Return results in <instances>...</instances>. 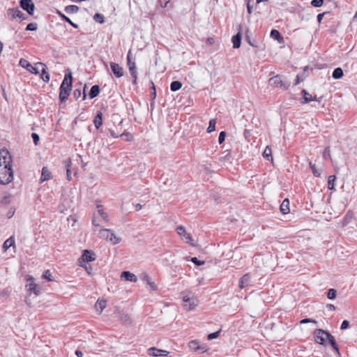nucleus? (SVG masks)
I'll use <instances>...</instances> for the list:
<instances>
[{
  "mask_svg": "<svg viewBox=\"0 0 357 357\" xmlns=\"http://www.w3.org/2000/svg\"><path fill=\"white\" fill-rule=\"evenodd\" d=\"M73 77L71 73H66L60 86L59 100L63 102L68 99L72 90Z\"/></svg>",
  "mask_w": 357,
  "mask_h": 357,
  "instance_id": "f257e3e1",
  "label": "nucleus"
},
{
  "mask_svg": "<svg viewBox=\"0 0 357 357\" xmlns=\"http://www.w3.org/2000/svg\"><path fill=\"white\" fill-rule=\"evenodd\" d=\"M96 208L93 215L92 224L95 227H101L109 222V216L101 204H97Z\"/></svg>",
  "mask_w": 357,
  "mask_h": 357,
  "instance_id": "f03ea898",
  "label": "nucleus"
},
{
  "mask_svg": "<svg viewBox=\"0 0 357 357\" xmlns=\"http://www.w3.org/2000/svg\"><path fill=\"white\" fill-rule=\"evenodd\" d=\"M98 236L100 238L111 242L113 245L119 243L121 241L120 237L116 236L111 229H101L99 231Z\"/></svg>",
  "mask_w": 357,
  "mask_h": 357,
  "instance_id": "7ed1b4c3",
  "label": "nucleus"
},
{
  "mask_svg": "<svg viewBox=\"0 0 357 357\" xmlns=\"http://www.w3.org/2000/svg\"><path fill=\"white\" fill-rule=\"evenodd\" d=\"M13 179V172L10 167H0V183L7 184Z\"/></svg>",
  "mask_w": 357,
  "mask_h": 357,
  "instance_id": "20e7f679",
  "label": "nucleus"
},
{
  "mask_svg": "<svg viewBox=\"0 0 357 357\" xmlns=\"http://www.w3.org/2000/svg\"><path fill=\"white\" fill-rule=\"evenodd\" d=\"M268 83L271 86L275 88H280L283 90L288 89L290 86V84L284 82L281 76L279 75L271 77L268 80Z\"/></svg>",
  "mask_w": 357,
  "mask_h": 357,
  "instance_id": "39448f33",
  "label": "nucleus"
},
{
  "mask_svg": "<svg viewBox=\"0 0 357 357\" xmlns=\"http://www.w3.org/2000/svg\"><path fill=\"white\" fill-rule=\"evenodd\" d=\"M12 158L7 149L0 151V167H10Z\"/></svg>",
  "mask_w": 357,
  "mask_h": 357,
  "instance_id": "423d86ee",
  "label": "nucleus"
},
{
  "mask_svg": "<svg viewBox=\"0 0 357 357\" xmlns=\"http://www.w3.org/2000/svg\"><path fill=\"white\" fill-rule=\"evenodd\" d=\"M176 231L178 234L181 237V238L186 243L190 244L192 246H196L194 243V241L192 239L190 234L188 233L185 231V229L183 226H178L176 227Z\"/></svg>",
  "mask_w": 357,
  "mask_h": 357,
  "instance_id": "0eeeda50",
  "label": "nucleus"
},
{
  "mask_svg": "<svg viewBox=\"0 0 357 357\" xmlns=\"http://www.w3.org/2000/svg\"><path fill=\"white\" fill-rule=\"evenodd\" d=\"M330 333L323 329H316L314 331V340L317 343L324 345L326 343V339H328Z\"/></svg>",
  "mask_w": 357,
  "mask_h": 357,
  "instance_id": "6e6552de",
  "label": "nucleus"
},
{
  "mask_svg": "<svg viewBox=\"0 0 357 357\" xmlns=\"http://www.w3.org/2000/svg\"><path fill=\"white\" fill-rule=\"evenodd\" d=\"M19 63L22 68H26L30 73L35 75L40 74L39 65H37V63L33 66L27 60L21 59Z\"/></svg>",
  "mask_w": 357,
  "mask_h": 357,
  "instance_id": "1a4fd4ad",
  "label": "nucleus"
},
{
  "mask_svg": "<svg viewBox=\"0 0 357 357\" xmlns=\"http://www.w3.org/2000/svg\"><path fill=\"white\" fill-rule=\"evenodd\" d=\"M27 281L29 283L26 285L27 289V291L29 294L32 293L35 294V296H38L40 294V288L38 286L33 282V278L31 276H29L27 278Z\"/></svg>",
  "mask_w": 357,
  "mask_h": 357,
  "instance_id": "9d476101",
  "label": "nucleus"
},
{
  "mask_svg": "<svg viewBox=\"0 0 357 357\" xmlns=\"http://www.w3.org/2000/svg\"><path fill=\"white\" fill-rule=\"evenodd\" d=\"M131 54V50H130L128 56H127V63L129 68V70L130 72V75L133 79L132 83L134 84H137V72L136 70V66L135 62H130V56Z\"/></svg>",
  "mask_w": 357,
  "mask_h": 357,
  "instance_id": "9b49d317",
  "label": "nucleus"
},
{
  "mask_svg": "<svg viewBox=\"0 0 357 357\" xmlns=\"http://www.w3.org/2000/svg\"><path fill=\"white\" fill-rule=\"evenodd\" d=\"M20 5L23 10L28 13L29 15H33L35 10V5L32 0H20Z\"/></svg>",
  "mask_w": 357,
  "mask_h": 357,
  "instance_id": "f8f14e48",
  "label": "nucleus"
},
{
  "mask_svg": "<svg viewBox=\"0 0 357 357\" xmlns=\"http://www.w3.org/2000/svg\"><path fill=\"white\" fill-rule=\"evenodd\" d=\"M8 14L13 18L18 17L22 20L26 19L25 15L18 8L9 9Z\"/></svg>",
  "mask_w": 357,
  "mask_h": 357,
  "instance_id": "ddd939ff",
  "label": "nucleus"
},
{
  "mask_svg": "<svg viewBox=\"0 0 357 357\" xmlns=\"http://www.w3.org/2000/svg\"><path fill=\"white\" fill-rule=\"evenodd\" d=\"M37 65H39L40 72L41 71V79L45 82H48L50 81V75L46 70V66L45 63L42 62H38Z\"/></svg>",
  "mask_w": 357,
  "mask_h": 357,
  "instance_id": "4468645a",
  "label": "nucleus"
},
{
  "mask_svg": "<svg viewBox=\"0 0 357 357\" xmlns=\"http://www.w3.org/2000/svg\"><path fill=\"white\" fill-rule=\"evenodd\" d=\"M84 261L89 262L96 260V254L91 250H85L82 255Z\"/></svg>",
  "mask_w": 357,
  "mask_h": 357,
  "instance_id": "2eb2a0df",
  "label": "nucleus"
},
{
  "mask_svg": "<svg viewBox=\"0 0 357 357\" xmlns=\"http://www.w3.org/2000/svg\"><path fill=\"white\" fill-rule=\"evenodd\" d=\"M302 93H303V101L301 102L302 104L308 103L312 100L318 101V102L321 101V97H320L319 98H317L316 96L312 97V95L310 94L309 93H307L306 91V90H305V89H303L302 91Z\"/></svg>",
  "mask_w": 357,
  "mask_h": 357,
  "instance_id": "dca6fc26",
  "label": "nucleus"
},
{
  "mask_svg": "<svg viewBox=\"0 0 357 357\" xmlns=\"http://www.w3.org/2000/svg\"><path fill=\"white\" fill-rule=\"evenodd\" d=\"M111 69L116 77H121L123 75V69L119 64L112 62Z\"/></svg>",
  "mask_w": 357,
  "mask_h": 357,
  "instance_id": "f3484780",
  "label": "nucleus"
},
{
  "mask_svg": "<svg viewBox=\"0 0 357 357\" xmlns=\"http://www.w3.org/2000/svg\"><path fill=\"white\" fill-rule=\"evenodd\" d=\"M198 304V299L194 297L188 303H183V307L185 310L189 311L193 310Z\"/></svg>",
  "mask_w": 357,
  "mask_h": 357,
  "instance_id": "a211bd4d",
  "label": "nucleus"
},
{
  "mask_svg": "<svg viewBox=\"0 0 357 357\" xmlns=\"http://www.w3.org/2000/svg\"><path fill=\"white\" fill-rule=\"evenodd\" d=\"M121 278H124L126 280L136 282L137 281V276L129 271H123L121 275Z\"/></svg>",
  "mask_w": 357,
  "mask_h": 357,
  "instance_id": "6ab92c4d",
  "label": "nucleus"
},
{
  "mask_svg": "<svg viewBox=\"0 0 357 357\" xmlns=\"http://www.w3.org/2000/svg\"><path fill=\"white\" fill-rule=\"evenodd\" d=\"M119 319L124 325H130L132 323L130 317L128 314L118 313Z\"/></svg>",
  "mask_w": 357,
  "mask_h": 357,
  "instance_id": "aec40b11",
  "label": "nucleus"
},
{
  "mask_svg": "<svg viewBox=\"0 0 357 357\" xmlns=\"http://www.w3.org/2000/svg\"><path fill=\"white\" fill-rule=\"evenodd\" d=\"M52 178L51 172L45 167L42 169L40 180L42 182L48 181Z\"/></svg>",
  "mask_w": 357,
  "mask_h": 357,
  "instance_id": "412c9836",
  "label": "nucleus"
},
{
  "mask_svg": "<svg viewBox=\"0 0 357 357\" xmlns=\"http://www.w3.org/2000/svg\"><path fill=\"white\" fill-rule=\"evenodd\" d=\"M250 281V276L249 273H246L243 275V277L240 279L239 281V287L241 289H243L245 287L248 286Z\"/></svg>",
  "mask_w": 357,
  "mask_h": 357,
  "instance_id": "4be33fe9",
  "label": "nucleus"
},
{
  "mask_svg": "<svg viewBox=\"0 0 357 357\" xmlns=\"http://www.w3.org/2000/svg\"><path fill=\"white\" fill-rule=\"evenodd\" d=\"M289 211V201L288 199H284L280 205V211L282 214H287Z\"/></svg>",
  "mask_w": 357,
  "mask_h": 357,
  "instance_id": "5701e85b",
  "label": "nucleus"
},
{
  "mask_svg": "<svg viewBox=\"0 0 357 357\" xmlns=\"http://www.w3.org/2000/svg\"><path fill=\"white\" fill-rule=\"evenodd\" d=\"M233 47L235 49L239 48L241 43V36L239 33L232 37Z\"/></svg>",
  "mask_w": 357,
  "mask_h": 357,
  "instance_id": "b1692460",
  "label": "nucleus"
},
{
  "mask_svg": "<svg viewBox=\"0 0 357 357\" xmlns=\"http://www.w3.org/2000/svg\"><path fill=\"white\" fill-rule=\"evenodd\" d=\"M107 302L105 300L98 299L95 305L96 309L97 311L100 310L99 313H101L102 311L106 307Z\"/></svg>",
  "mask_w": 357,
  "mask_h": 357,
  "instance_id": "393cba45",
  "label": "nucleus"
},
{
  "mask_svg": "<svg viewBox=\"0 0 357 357\" xmlns=\"http://www.w3.org/2000/svg\"><path fill=\"white\" fill-rule=\"evenodd\" d=\"M93 123L97 129H98L102 124V114L98 112L94 118Z\"/></svg>",
  "mask_w": 357,
  "mask_h": 357,
  "instance_id": "a878e982",
  "label": "nucleus"
},
{
  "mask_svg": "<svg viewBox=\"0 0 357 357\" xmlns=\"http://www.w3.org/2000/svg\"><path fill=\"white\" fill-rule=\"evenodd\" d=\"M263 157L268 160L273 161V158L272 156V150L269 146H267L265 148V149L263 152Z\"/></svg>",
  "mask_w": 357,
  "mask_h": 357,
  "instance_id": "bb28decb",
  "label": "nucleus"
},
{
  "mask_svg": "<svg viewBox=\"0 0 357 357\" xmlns=\"http://www.w3.org/2000/svg\"><path fill=\"white\" fill-rule=\"evenodd\" d=\"M14 245L15 238L13 236H11L3 243V248L5 251H6L8 248H10L11 246H13Z\"/></svg>",
  "mask_w": 357,
  "mask_h": 357,
  "instance_id": "cd10ccee",
  "label": "nucleus"
},
{
  "mask_svg": "<svg viewBox=\"0 0 357 357\" xmlns=\"http://www.w3.org/2000/svg\"><path fill=\"white\" fill-rule=\"evenodd\" d=\"M100 93V87L98 85H93L89 92L90 98L96 97Z\"/></svg>",
  "mask_w": 357,
  "mask_h": 357,
  "instance_id": "c85d7f7f",
  "label": "nucleus"
},
{
  "mask_svg": "<svg viewBox=\"0 0 357 357\" xmlns=\"http://www.w3.org/2000/svg\"><path fill=\"white\" fill-rule=\"evenodd\" d=\"M79 10V7L75 5H70L65 8V11L68 14L76 13Z\"/></svg>",
  "mask_w": 357,
  "mask_h": 357,
  "instance_id": "c756f323",
  "label": "nucleus"
},
{
  "mask_svg": "<svg viewBox=\"0 0 357 357\" xmlns=\"http://www.w3.org/2000/svg\"><path fill=\"white\" fill-rule=\"evenodd\" d=\"M328 342L333 347V348L336 351V352L340 354L339 348L335 342L334 337L330 333V335L328 337Z\"/></svg>",
  "mask_w": 357,
  "mask_h": 357,
  "instance_id": "7c9ffc66",
  "label": "nucleus"
},
{
  "mask_svg": "<svg viewBox=\"0 0 357 357\" xmlns=\"http://www.w3.org/2000/svg\"><path fill=\"white\" fill-rule=\"evenodd\" d=\"M66 167V174H67V179L68 181H70L72 179L71 177V172H70V167H71V160L70 159H68L65 161Z\"/></svg>",
  "mask_w": 357,
  "mask_h": 357,
  "instance_id": "2f4dec72",
  "label": "nucleus"
},
{
  "mask_svg": "<svg viewBox=\"0 0 357 357\" xmlns=\"http://www.w3.org/2000/svg\"><path fill=\"white\" fill-rule=\"evenodd\" d=\"M343 75L342 69L341 68H337L334 70L332 76L334 79H337L342 77Z\"/></svg>",
  "mask_w": 357,
  "mask_h": 357,
  "instance_id": "473e14b6",
  "label": "nucleus"
},
{
  "mask_svg": "<svg viewBox=\"0 0 357 357\" xmlns=\"http://www.w3.org/2000/svg\"><path fill=\"white\" fill-rule=\"evenodd\" d=\"M161 349H157L155 347H151L149 349V354L152 356L158 357L161 355Z\"/></svg>",
  "mask_w": 357,
  "mask_h": 357,
  "instance_id": "72a5a7b5",
  "label": "nucleus"
},
{
  "mask_svg": "<svg viewBox=\"0 0 357 357\" xmlns=\"http://www.w3.org/2000/svg\"><path fill=\"white\" fill-rule=\"evenodd\" d=\"M182 87V84L179 81H174L171 83L170 89L172 91H177Z\"/></svg>",
  "mask_w": 357,
  "mask_h": 357,
  "instance_id": "f704fd0d",
  "label": "nucleus"
},
{
  "mask_svg": "<svg viewBox=\"0 0 357 357\" xmlns=\"http://www.w3.org/2000/svg\"><path fill=\"white\" fill-rule=\"evenodd\" d=\"M189 348L194 351H196L202 348L199 346V343L196 340H192L188 344Z\"/></svg>",
  "mask_w": 357,
  "mask_h": 357,
  "instance_id": "c9c22d12",
  "label": "nucleus"
},
{
  "mask_svg": "<svg viewBox=\"0 0 357 357\" xmlns=\"http://www.w3.org/2000/svg\"><path fill=\"white\" fill-rule=\"evenodd\" d=\"M58 13H59V16L63 20L68 22L72 26H73L74 28H76V29L78 27V25L77 24H75L74 22H73L69 17H68L67 16H66L65 15H63V13H61L59 11L58 12Z\"/></svg>",
  "mask_w": 357,
  "mask_h": 357,
  "instance_id": "e433bc0d",
  "label": "nucleus"
},
{
  "mask_svg": "<svg viewBox=\"0 0 357 357\" xmlns=\"http://www.w3.org/2000/svg\"><path fill=\"white\" fill-rule=\"evenodd\" d=\"M335 176L331 175L328 178V188L329 190H333L334 188V182L335 181Z\"/></svg>",
  "mask_w": 357,
  "mask_h": 357,
  "instance_id": "4c0bfd02",
  "label": "nucleus"
},
{
  "mask_svg": "<svg viewBox=\"0 0 357 357\" xmlns=\"http://www.w3.org/2000/svg\"><path fill=\"white\" fill-rule=\"evenodd\" d=\"M215 124H216V120L215 119H211L209 121V125L207 128V132L210 133L215 130Z\"/></svg>",
  "mask_w": 357,
  "mask_h": 357,
  "instance_id": "58836bf2",
  "label": "nucleus"
},
{
  "mask_svg": "<svg viewBox=\"0 0 357 357\" xmlns=\"http://www.w3.org/2000/svg\"><path fill=\"white\" fill-rule=\"evenodd\" d=\"M310 169H311L314 176H315L317 177H319L321 176V171L316 168L314 164L310 162Z\"/></svg>",
  "mask_w": 357,
  "mask_h": 357,
  "instance_id": "ea45409f",
  "label": "nucleus"
},
{
  "mask_svg": "<svg viewBox=\"0 0 357 357\" xmlns=\"http://www.w3.org/2000/svg\"><path fill=\"white\" fill-rule=\"evenodd\" d=\"M43 277L47 280L48 281H53L54 278L52 275V273L50 270H46L44 271L43 274Z\"/></svg>",
  "mask_w": 357,
  "mask_h": 357,
  "instance_id": "a19ab883",
  "label": "nucleus"
},
{
  "mask_svg": "<svg viewBox=\"0 0 357 357\" xmlns=\"http://www.w3.org/2000/svg\"><path fill=\"white\" fill-rule=\"evenodd\" d=\"M328 299H334L336 297V290L334 289H330L327 294Z\"/></svg>",
  "mask_w": 357,
  "mask_h": 357,
  "instance_id": "79ce46f5",
  "label": "nucleus"
},
{
  "mask_svg": "<svg viewBox=\"0 0 357 357\" xmlns=\"http://www.w3.org/2000/svg\"><path fill=\"white\" fill-rule=\"evenodd\" d=\"M93 19L96 21L99 22L100 24H102L104 22V17L100 13H96L93 17Z\"/></svg>",
  "mask_w": 357,
  "mask_h": 357,
  "instance_id": "37998d69",
  "label": "nucleus"
},
{
  "mask_svg": "<svg viewBox=\"0 0 357 357\" xmlns=\"http://www.w3.org/2000/svg\"><path fill=\"white\" fill-rule=\"evenodd\" d=\"M123 136L128 137V138L126 139V141H128V142H132L133 140L132 135L128 132L124 131L123 133L119 135V137H123Z\"/></svg>",
  "mask_w": 357,
  "mask_h": 357,
  "instance_id": "c03bdc74",
  "label": "nucleus"
},
{
  "mask_svg": "<svg viewBox=\"0 0 357 357\" xmlns=\"http://www.w3.org/2000/svg\"><path fill=\"white\" fill-rule=\"evenodd\" d=\"M271 36L275 40H278L280 38V33L278 31L273 29L271 32Z\"/></svg>",
  "mask_w": 357,
  "mask_h": 357,
  "instance_id": "a18cd8bd",
  "label": "nucleus"
},
{
  "mask_svg": "<svg viewBox=\"0 0 357 357\" xmlns=\"http://www.w3.org/2000/svg\"><path fill=\"white\" fill-rule=\"evenodd\" d=\"M324 0H312L311 4L316 8L321 7L323 5Z\"/></svg>",
  "mask_w": 357,
  "mask_h": 357,
  "instance_id": "49530a36",
  "label": "nucleus"
},
{
  "mask_svg": "<svg viewBox=\"0 0 357 357\" xmlns=\"http://www.w3.org/2000/svg\"><path fill=\"white\" fill-rule=\"evenodd\" d=\"M38 28L36 23H30L26 26V31H36Z\"/></svg>",
  "mask_w": 357,
  "mask_h": 357,
  "instance_id": "de8ad7c7",
  "label": "nucleus"
},
{
  "mask_svg": "<svg viewBox=\"0 0 357 357\" xmlns=\"http://www.w3.org/2000/svg\"><path fill=\"white\" fill-rule=\"evenodd\" d=\"M225 137H226V132L225 131H222L220 133L219 137H218V142L220 144H221L224 142V141L225 140Z\"/></svg>",
  "mask_w": 357,
  "mask_h": 357,
  "instance_id": "09e8293b",
  "label": "nucleus"
},
{
  "mask_svg": "<svg viewBox=\"0 0 357 357\" xmlns=\"http://www.w3.org/2000/svg\"><path fill=\"white\" fill-rule=\"evenodd\" d=\"M219 334H220V331H217V332H215V333H210L208 335V340H211L217 338L219 336Z\"/></svg>",
  "mask_w": 357,
  "mask_h": 357,
  "instance_id": "8fccbe9b",
  "label": "nucleus"
},
{
  "mask_svg": "<svg viewBox=\"0 0 357 357\" xmlns=\"http://www.w3.org/2000/svg\"><path fill=\"white\" fill-rule=\"evenodd\" d=\"M191 261L193 262L194 264H195L197 266L203 265L205 263L204 261L198 260V259L197 257H192L191 259Z\"/></svg>",
  "mask_w": 357,
  "mask_h": 357,
  "instance_id": "3c124183",
  "label": "nucleus"
},
{
  "mask_svg": "<svg viewBox=\"0 0 357 357\" xmlns=\"http://www.w3.org/2000/svg\"><path fill=\"white\" fill-rule=\"evenodd\" d=\"M300 323L301 324H307V323H314V324H317V321L314 319H302Z\"/></svg>",
  "mask_w": 357,
  "mask_h": 357,
  "instance_id": "603ef678",
  "label": "nucleus"
},
{
  "mask_svg": "<svg viewBox=\"0 0 357 357\" xmlns=\"http://www.w3.org/2000/svg\"><path fill=\"white\" fill-rule=\"evenodd\" d=\"M31 137L35 145H37L40 139L39 135L37 133L33 132L31 134Z\"/></svg>",
  "mask_w": 357,
  "mask_h": 357,
  "instance_id": "864d4df0",
  "label": "nucleus"
},
{
  "mask_svg": "<svg viewBox=\"0 0 357 357\" xmlns=\"http://www.w3.org/2000/svg\"><path fill=\"white\" fill-rule=\"evenodd\" d=\"M327 156H328L331 158V153H330V149L329 147H326L324 152H323V157L326 158Z\"/></svg>",
  "mask_w": 357,
  "mask_h": 357,
  "instance_id": "5fc2aeb1",
  "label": "nucleus"
},
{
  "mask_svg": "<svg viewBox=\"0 0 357 357\" xmlns=\"http://www.w3.org/2000/svg\"><path fill=\"white\" fill-rule=\"evenodd\" d=\"M349 326V322L347 320H344L342 321L340 328L342 330H344V329H347Z\"/></svg>",
  "mask_w": 357,
  "mask_h": 357,
  "instance_id": "6e6d98bb",
  "label": "nucleus"
},
{
  "mask_svg": "<svg viewBox=\"0 0 357 357\" xmlns=\"http://www.w3.org/2000/svg\"><path fill=\"white\" fill-rule=\"evenodd\" d=\"M193 297H190L188 295H184L182 297L183 303H188L190 300L192 299Z\"/></svg>",
  "mask_w": 357,
  "mask_h": 357,
  "instance_id": "4d7b16f0",
  "label": "nucleus"
},
{
  "mask_svg": "<svg viewBox=\"0 0 357 357\" xmlns=\"http://www.w3.org/2000/svg\"><path fill=\"white\" fill-rule=\"evenodd\" d=\"M142 280L143 281L146 282V284H147L148 282H150L151 278H150V277H149L147 274L144 273V274L142 275Z\"/></svg>",
  "mask_w": 357,
  "mask_h": 357,
  "instance_id": "13d9d810",
  "label": "nucleus"
},
{
  "mask_svg": "<svg viewBox=\"0 0 357 357\" xmlns=\"http://www.w3.org/2000/svg\"><path fill=\"white\" fill-rule=\"evenodd\" d=\"M147 284L150 287V289L153 291H155L157 289V286L155 285V284L152 282L151 280H150L149 282L147 283Z\"/></svg>",
  "mask_w": 357,
  "mask_h": 357,
  "instance_id": "bf43d9fd",
  "label": "nucleus"
},
{
  "mask_svg": "<svg viewBox=\"0 0 357 357\" xmlns=\"http://www.w3.org/2000/svg\"><path fill=\"white\" fill-rule=\"evenodd\" d=\"M74 97L77 99L81 96V90L75 89L73 92Z\"/></svg>",
  "mask_w": 357,
  "mask_h": 357,
  "instance_id": "052dcab7",
  "label": "nucleus"
},
{
  "mask_svg": "<svg viewBox=\"0 0 357 357\" xmlns=\"http://www.w3.org/2000/svg\"><path fill=\"white\" fill-rule=\"evenodd\" d=\"M109 132H110L112 137H114V138H117V137H119V133H116L114 132V130H113L112 129H109Z\"/></svg>",
  "mask_w": 357,
  "mask_h": 357,
  "instance_id": "680f3d73",
  "label": "nucleus"
},
{
  "mask_svg": "<svg viewBox=\"0 0 357 357\" xmlns=\"http://www.w3.org/2000/svg\"><path fill=\"white\" fill-rule=\"evenodd\" d=\"M327 308L329 310H331V311H335V307L334 305H332V304H328L327 305Z\"/></svg>",
  "mask_w": 357,
  "mask_h": 357,
  "instance_id": "e2e57ef3",
  "label": "nucleus"
},
{
  "mask_svg": "<svg viewBox=\"0 0 357 357\" xmlns=\"http://www.w3.org/2000/svg\"><path fill=\"white\" fill-rule=\"evenodd\" d=\"M206 43L208 45H212L214 43V39L213 38H208L206 40Z\"/></svg>",
  "mask_w": 357,
  "mask_h": 357,
  "instance_id": "0e129e2a",
  "label": "nucleus"
},
{
  "mask_svg": "<svg viewBox=\"0 0 357 357\" xmlns=\"http://www.w3.org/2000/svg\"><path fill=\"white\" fill-rule=\"evenodd\" d=\"M75 354L77 357H82L83 356V354L82 352L80 351V350H76L75 351Z\"/></svg>",
  "mask_w": 357,
  "mask_h": 357,
  "instance_id": "69168bd1",
  "label": "nucleus"
},
{
  "mask_svg": "<svg viewBox=\"0 0 357 357\" xmlns=\"http://www.w3.org/2000/svg\"><path fill=\"white\" fill-rule=\"evenodd\" d=\"M324 13H320V14H319V15H317V21H318L319 22H321L322 18H323V17H324Z\"/></svg>",
  "mask_w": 357,
  "mask_h": 357,
  "instance_id": "338daca9",
  "label": "nucleus"
},
{
  "mask_svg": "<svg viewBox=\"0 0 357 357\" xmlns=\"http://www.w3.org/2000/svg\"><path fill=\"white\" fill-rule=\"evenodd\" d=\"M160 354H161L160 356H167L169 354V351L161 349V353Z\"/></svg>",
  "mask_w": 357,
  "mask_h": 357,
  "instance_id": "774afa93",
  "label": "nucleus"
}]
</instances>
